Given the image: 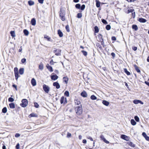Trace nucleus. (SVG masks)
<instances>
[{"mask_svg": "<svg viewBox=\"0 0 149 149\" xmlns=\"http://www.w3.org/2000/svg\"><path fill=\"white\" fill-rule=\"evenodd\" d=\"M75 111L76 113L78 115H80L82 112V109L81 105L78 106H77L75 109Z\"/></svg>", "mask_w": 149, "mask_h": 149, "instance_id": "1", "label": "nucleus"}, {"mask_svg": "<svg viewBox=\"0 0 149 149\" xmlns=\"http://www.w3.org/2000/svg\"><path fill=\"white\" fill-rule=\"evenodd\" d=\"M59 15L61 19L63 21H65V11L62 10L61 8L60 9V10Z\"/></svg>", "mask_w": 149, "mask_h": 149, "instance_id": "2", "label": "nucleus"}, {"mask_svg": "<svg viewBox=\"0 0 149 149\" xmlns=\"http://www.w3.org/2000/svg\"><path fill=\"white\" fill-rule=\"evenodd\" d=\"M28 101L26 99H23L22 101V103L20 104V105L22 107H26L28 104Z\"/></svg>", "mask_w": 149, "mask_h": 149, "instance_id": "3", "label": "nucleus"}, {"mask_svg": "<svg viewBox=\"0 0 149 149\" xmlns=\"http://www.w3.org/2000/svg\"><path fill=\"white\" fill-rule=\"evenodd\" d=\"M43 89L47 93H48L49 91V87L47 86L44 84L43 85Z\"/></svg>", "mask_w": 149, "mask_h": 149, "instance_id": "4", "label": "nucleus"}, {"mask_svg": "<svg viewBox=\"0 0 149 149\" xmlns=\"http://www.w3.org/2000/svg\"><path fill=\"white\" fill-rule=\"evenodd\" d=\"M60 102L61 104L64 103V104H65L67 102V100L66 98H65L64 96H62L61 97V100H60Z\"/></svg>", "mask_w": 149, "mask_h": 149, "instance_id": "5", "label": "nucleus"}, {"mask_svg": "<svg viewBox=\"0 0 149 149\" xmlns=\"http://www.w3.org/2000/svg\"><path fill=\"white\" fill-rule=\"evenodd\" d=\"M101 140H103L105 143L107 144H108L109 143V142L106 140V139L104 138V136L102 134H101L100 137Z\"/></svg>", "mask_w": 149, "mask_h": 149, "instance_id": "6", "label": "nucleus"}, {"mask_svg": "<svg viewBox=\"0 0 149 149\" xmlns=\"http://www.w3.org/2000/svg\"><path fill=\"white\" fill-rule=\"evenodd\" d=\"M54 52L56 55L58 56L61 55V50L60 49H56L54 50Z\"/></svg>", "mask_w": 149, "mask_h": 149, "instance_id": "7", "label": "nucleus"}, {"mask_svg": "<svg viewBox=\"0 0 149 149\" xmlns=\"http://www.w3.org/2000/svg\"><path fill=\"white\" fill-rule=\"evenodd\" d=\"M133 102L135 104H137L138 103H140L141 104H143V102L139 100H134L133 101Z\"/></svg>", "mask_w": 149, "mask_h": 149, "instance_id": "8", "label": "nucleus"}, {"mask_svg": "<svg viewBox=\"0 0 149 149\" xmlns=\"http://www.w3.org/2000/svg\"><path fill=\"white\" fill-rule=\"evenodd\" d=\"M120 137L126 141H128L129 140V137L125 135H122Z\"/></svg>", "mask_w": 149, "mask_h": 149, "instance_id": "9", "label": "nucleus"}, {"mask_svg": "<svg viewBox=\"0 0 149 149\" xmlns=\"http://www.w3.org/2000/svg\"><path fill=\"white\" fill-rule=\"evenodd\" d=\"M53 85L55 86L57 89H59L60 88V85L57 82H55L53 83Z\"/></svg>", "mask_w": 149, "mask_h": 149, "instance_id": "10", "label": "nucleus"}, {"mask_svg": "<svg viewBox=\"0 0 149 149\" xmlns=\"http://www.w3.org/2000/svg\"><path fill=\"white\" fill-rule=\"evenodd\" d=\"M138 21L141 23H145L147 21V20L146 19L142 18H139Z\"/></svg>", "mask_w": 149, "mask_h": 149, "instance_id": "11", "label": "nucleus"}, {"mask_svg": "<svg viewBox=\"0 0 149 149\" xmlns=\"http://www.w3.org/2000/svg\"><path fill=\"white\" fill-rule=\"evenodd\" d=\"M46 67L47 69L51 72H52L53 71V70L52 69V68L51 66L47 64L46 66Z\"/></svg>", "mask_w": 149, "mask_h": 149, "instance_id": "12", "label": "nucleus"}, {"mask_svg": "<svg viewBox=\"0 0 149 149\" xmlns=\"http://www.w3.org/2000/svg\"><path fill=\"white\" fill-rule=\"evenodd\" d=\"M58 77L56 75H52L51 76V79L52 80H55L58 79Z\"/></svg>", "mask_w": 149, "mask_h": 149, "instance_id": "13", "label": "nucleus"}, {"mask_svg": "<svg viewBox=\"0 0 149 149\" xmlns=\"http://www.w3.org/2000/svg\"><path fill=\"white\" fill-rule=\"evenodd\" d=\"M81 96L84 97H86L87 95V94L86 92L84 91L81 93Z\"/></svg>", "mask_w": 149, "mask_h": 149, "instance_id": "14", "label": "nucleus"}, {"mask_svg": "<svg viewBox=\"0 0 149 149\" xmlns=\"http://www.w3.org/2000/svg\"><path fill=\"white\" fill-rule=\"evenodd\" d=\"M31 83L33 86H34L36 85V81L34 78L32 79L31 80Z\"/></svg>", "mask_w": 149, "mask_h": 149, "instance_id": "15", "label": "nucleus"}, {"mask_svg": "<svg viewBox=\"0 0 149 149\" xmlns=\"http://www.w3.org/2000/svg\"><path fill=\"white\" fill-rule=\"evenodd\" d=\"M57 33L60 37H62L63 36V34L60 30L59 29L58 30Z\"/></svg>", "mask_w": 149, "mask_h": 149, "instance_id": "16", "label": "nucleus"}, {"mask_svg": "<svg viewBox=\"0 0 149 149\" xmlns=\"http://www.w3.org/2000/svg\"><path fill=\"white\" fill-rule=\"evenodd\" d=\"M31 23L32 25L35 26L36 24V20L35 18L32 19L31 21Z\"/></svg>", "mask_w": 149, "mask_h": 149, "instance_id": "17", "label": "nucleus"}, {"mask_svg": "<svg viewBox=\"0 0 149 149\" xmlns=\"http://www.w3.org/2000/svg\"><path fill=\"white\" fill-rule=\"evenodd\" d=\"M102 103L106 106H108L109 104V102L107 101L104 100L102 101Z\"/></svg>", "mask_w": 149, "mask_h": 149, "instance_id": "18", "label": "nucleus"}, {"mask_svg": "<svg viewBox=\"0 0 149 149\" xmlns=\"http://www.w3.org/2000/svg\"><path fill=\"white\" fill-rule=\"evenodd\" d=\"M63 81L65 82V84H67L68 83V78L67 77H64L63 78Z\"/></svg>", "mask_w": 149, "mask_h": 149, "instance_id": "19", "label": "nucleus"}, {"mask_svg": "<svg viewBox=\"0 0 149 149\" xmlns=\"http://www.w3.org/2000/svg\"><path fill=\"white\" fill-rule=\"evenodd\" d=\"M28 3L29 6H31L34 4V2L31 0H29L28 1Z\"/></svg>", "mask_w": 149, "mask_h": 149, "instance_id": "20", "label": "nucleus"}, {"mask_svg": "<svg viewBox=\"0 0 149 149\" xmlns=\"http://www.w3.org/2000/svg\"><path fill=\"white\" fill-rule=\"evenodd\" d=\"M127 144H128L129 146L133 148H134L135 146V145L132 142H128Z\"/></svg>", "mask_w": 149, "mask_h": 149, "instance_id": "21", "label": "nucleus"}, {"mask_svg": "<svg viewBox=\"0 0 149 149\" xmlns=\"http://www.w3.org/2000/svg\"><path fill=\"white\" fill-rule=\"evenodd\" d=\"M10 108L11 109H14L15 108V104L14 103H11L9 104Z\"/></svg>", "mask_w": 149, "mask_h": 149, "instance_id": "22", "label": "nucleus"}, {"mask_svg": "<svg viewBox=\"0 0 149 149\" xmlns=\"http://www.w3.org/2000/svg\"><path fill=\"white\" fill-rule=\"evenodd\" d=\"M19 72L20 74H23L24 73V69L21 68L19 69Z\"/></svg>", "mask_w": 149, "mask_h": 149, "instance_id": "23", "label": "nucleus"}, {"mask_svg": "<svg viewBox=\"0 0 149 149\" xmlns=\"http://www.w3.org/2000/svg\"><path fill=\"white\" fill-rule=\"evenodd\" d=\"M74 102L75 104L77 105H79L81 104L80 101L78 100H75Z\"/></svg>", "mask_w": 149, "mask_h": 149, "instance_id": "24", "label": "nucleus"}, {"mask_svg": "<svg viewBox=\"0 0 149 149\" xmlns=\"http://www.w3.org/2000/svg\"><path fill=\"white\" fill-rule=\"evenodd\" d=\"M124 71L125 73L126 74L128 75H130V73L128 71L126 68H124Z\"/></svg>", "mask_w": 149, "mask_h": 149, "instance_id": "25", "label": "nucleus"}, {"mask_svg": "<svg viewBox=\"0 0 149 149\" xmlns=\"http://www.w3.org/2000/svg\"><path fill=\"white\" fill-rule=\"evenodd\" d=\"M24 33V34L26 36H28L29 34V31L26 29H24L23 31Z\"/></svg>", "mask_w": 149, "mask_h": 149, "instance_id": "26", "label": "nucleus"}, {"mask_svg": "<svg viewBox=\"0 0 149 149\" xmlns=\"http://www.w3.org/2000/svg\"><path fill=\"white\" fill-rule=\"evenodd\" d=\"M39 68L41 70H42L43 69V64L42 63H40L39 66Z\"/></svg>", "mask_w": 149, "mask_h": 149, "instance_id": "27", "label": "nucleus"}, {"mask_svg": "<svg viewBox=\"0 0 149 149\" xmlns=\"http://www.w3.org/2000/svg\"><path fill=\"white\" fill-rule=\"evenodd\" d=\"M132 28L134 29L135 31L137 30L138 29V27L136 25H133L132 26Z\"/></svg>", "mask_w": 149, "mask_h": 149, "instance_id": "28", "label": "nucleus"}, {"mask_svg": "<svg viewBox=\"0 0 149 149\" xmlns=\"http://www.w3.org/2000/svg\"><path fill=\"white\" fill-rule=\"evenodd\" d=\"M10 33L13 37H14L15 36V33L14 31H11Z\"/></svg>", "mask_w": 149, "mask_h": 149, "instance_id": "29", "label": "nucleus"}, {"mask_svg": "<svg viewBox=\"0 0 149 149\" xmlns=\"http://www.w3.org/2000/svg\"><path fill=\"white\" fill-rule=\"evenodd\" d=\"M30 117H37L38 115L35 113H32L29 115Z\"/></svg>", "mask_w": 149, "mask_h": 149, "instance_id": "30", "label": "nucleus"}, {"mask_svg": "<svg viewBox=\"0 0 149 149\" xmlns=\"http://www.w3.org/2000/svg\"><path fill=\"white\" fill-rule=\"evenodd\" d=\"M134 67H135V70L138 73L140 72V70L137 66L136 65H135Z\"/></svg>", "mask_w": 149, "mask_h": 149, "instance_id": "31", "label": "nucleus"}, {"mask_svg": "<svg viewBox=\"0 0 149 149\" xmlns=\"http://www.w3.org/2000/svg\"><path fill=\"white\" fill-rule=\"evenodd\" d=\"M96 6L97 7L99 8L100 7V2L97 0L96 1Z\"/></svg>", "mask_w": 149, "mask_h": 149, "instance_id": "32", "label": "nucleus"}, {"mask_svg": "<svg viewBox=\"0 0 149 149\" xmlns=\"http://www.w3.org/2000/svg\"><path fill=\"white\" fill-rule=\"evenodd\" d=\"M16 79L17 80L19 77L18 72L14 73Z\"/></svg>", "mask_w": 149, "mask_h": 149, "instance_id": "33", "label": "nucleus"}, {"mask_svg": "<svg viewBox=\"0 0 149 149\" xmlns=\"http://www.w3.org/2000/svg\"><path fill=\"white\" fill-rule=\"evenodd\" d=\"M97 98V97L94 95H92L91 97V99L93 100H95Z\"/></svg>", "mask_w": 149, "mask_h": 149, "instance_id": "34", "label": "nucleus"}, {"mask_svg": "<svg viewBox=\"0 0 149 149\" xmlns=\"http://www.w3.org/2000/svg\"><path fill=\"white\" fill-rule=\"evenodd\" d=\"M131 124L133 125H135L136 124V122L133 119H132L131 120Z\"/></svg>", "mask_w": 149, "mask_h": 149, "instance_id": "35", "label": "nucleus"}, {"mask_svg": "<svg viewBox=\"0 0 149 149\" xmlns=\"http://www.w3.org/2000/svg\"><path fill=\"white\" fill-rule=\"evenodd\" d=\"M44 38L47 39L48 41H51V38L46 35H45Z\"/></svg>", "mask_w": 149, "mask_h": 149, "instance_id": "36", "label": "nucleus"}, {"mask_svg": "<svg viewBox=\"0 0 149 149\" xmlns=\"http://www.w3.org/2000/svg\"><path fill=\"white\" fill-rule=\"evenodd\" d=\"M95 32L96 33H98L99 32V29L97 26H95L94 27Z\"/></svg>", "mask_w": 149, "mask_h": 149, "instance_id": "37", "label": "nucleus"}, {"mask_svg": "<svg viewBox=\"0 0 149 149\" xmlns=\"http://www.w3.org/2000/svg\"><path fill=\"white\" fill-rule=\"evenodd\" d=\"M7 109L6 107H4L2 109V112L3 113H5L7 112Z\"/></svg>", "mask_w": 149, "mask_h": 149, "instance_id": "38", "label": "nucleus"}, {"mask_svg": "<svg viewBox=\"0 0 149 149\" xmlns=\"http://www.w3.org/2000/svg\"><path fill=\"white\" fill-rule=\"evenodd\" d=\"M99 38H100V41L102 42L104 41L103 39L102 38V35L100 34L99 36Z\"/></svg>", "mask_w": 149, "mask_h": 149, "instance_id": "39", "label": "nucleus"}, {"mask_svg": "<svg viewBox=\"0 0 149 149\" xmlns=\"http://www.w3.org/2000/svg\"><path fill=\"white\" fill-rule=\"evenodd\" d=\"M82 17V15L81 13H79L77 14V17L79 18H81Z\"/></svg>", "mask_w": 149, "mask_h": 149, "instance_id": "40", "label": "nucleus"}, {"mask_svg": "<svg viewBox=\"0 0 149 149\" xmlns=\"http://www.w3.org/2000/svg\"><path fill=\"white\" fill-rule=\"evenodd\" d=\"M81 7V5L80 4H77L75 5V7L77 9H80Z\"/></svg>", "mask_w": 149, "mask_h": 149, "instance_id": "41", "label": "nucleus"}, {"mask_svg": "<svg viewBox=\"0 0 149 149\" xmlns=\"http://www.w3.org/2000/svg\"><path fill=\"white\" fill-rule=\"evenodd\" d=\"M81 52L85 56H86L87 54V53L86 52L84 51V50H82L81 51Z\"/></svg>", "mask_w": 149, "mask_h": 149, "instance_id": "42", "label": "nucleus"}, {"mask_svg": "<svg viewBox=\"0 0 149 149\" xmlns=\"http://www.w3.org/2000/svg\"><path fill=\"white\" fill-rule=\"evenodd\" d=\"M64 95L68 97L69 95V92L67 91H66L64 93Z\"/></svg>", "mask_w": 149, "mask_h": 149, "instance_id": "43", "label": "nucleus"}, {"mask_svg": "<svg viewBox=\"0 0 149 149\" xmlns=\"http://www.w3.org/2000/svg\"><path fill=\"white\" fill-rule=\"evenodd\" d=\"M106 29L108 30H109L111 29V26L109 25H107L106 27Z\"/></svg>", "mask_w": 149, "mask_h": 149, "instance_id": "44", "label": "nucleus"}, {"mask_svg": "<svg viewBox=\"0 0 149 149\" xmlns=\"http://www.w3.org/2000/svg\"><path fill=\"white\" fill-rule=\"evenodd\" d=\"M85 5L84 4H83L81 6V7H80V8L81 9V10H84V9L85 8Z\"/></svg>", "mask_w": 149, "mask_h": 149, "instance_id": "45", "label": "nucleus"}, {"mask_svg": "<svg viewBox=\"0 0 149 149\" xmlns=\"http://www.w3.org/2000/svg\"><path fill=\"white\" fill-rule=\"evenodd\" d=\"M8 101L10 102H13L14 101V99L12 97H10L8 98Z\"/></svg>", "mask_w": 149, "mask_h": 149, "instance_id": "46", "label": "nucleus"}, {"mask_svg": "<svg viewBox=\"0 0 149 149\" xmlns=\"http://www.w3.org/2000/svg\"><path fill=\"white\" fill-rule=\"evenodd\" d=\"M134 119L136 122H139V118L137 116H136L134 117Z\"/></svg>", "mask_w": 149, "mask_h": 149, "instance_id": "47", "label": "nucleus"}, {"mask_svg": "<svg viewBox=\"0 0 149 149\" xmlns=\"http://www.w3.org/2000/svg\"><path fill=\"white\" fill-rule=\"evenodd\" d=\"M34 107L36 108H38L39 107V105L37 102H35L34 103Z\"/></svg>", "mask_w": 149, "mask_h": 149, "instance_id": "48", "label": "nucleus"}, {"mask_svg": "<svg viewBox=\"0 0 149 149\" xmlns=\"http://www.w3.org/2000/svg\"><path fill=\"white\" fill-rule=\"evenodd\" d=\"M102 22L104 24H108V23L107 22V21L105 20L104 19H102Z\"/></svg>", "mask_w": 149, "mask_h": 149, "instance_id": "49", "label": "nucleus"}, {"mask_svg": "<svg viewBox=\"0 0 149 149\" xmlns=\"http://www.w3.org/2000/svg\"><path fill=\"white\" fill-rule=\"evenodd\" d=\"M134 11L133 9H130L128 10L127 13H132Z\"/></svg>", "mask_w": 149, "mask_h": 149, "instance_id": "50", "label": "nucleus"}, {"mask_svg": "<svg viewBox=\"0 0 149 149\" xmlns=\"http://www.w3.org/2000/svg\"><path fill=\"white\" fill-rule=\"evenodd\" d=\"M65 29L67 32H69L70 31L69 27L68 25H67L65 26Z\"/></svg>", "mask_w": 149, "mask_h": 149, "instance_id": "51", "label": "nucleus"}, {"mask_svg": "<svg viewBox=\"0 0 149 149\" xmlns=\"http://www.w3.org/2000/svg\"><path fill=\"white\" fill-rule=\"evenodd\" d=\"M14 73L18 72V68L17 67H15L14 68Z\"/></svg>", "mask_w": 149, "mask_h": 149, "instance_id": "52", "label": "nucleus"}, {"mask_svg": "<svg viewBox=\"0 0 149 149\" xmlns=\"http://www.w3.org/2000/svg\"><path fill=\"white\" fill-rule=\"evenodd\" d=\"M26 59L25 58H23L21 60V61L22 63H24L26 62Z\"/></svg>", "mask_w": 149, "mask_h": 149, "instance_id": "53", "label": "nucleus"}, {"mask_svg": "<svg viewBox=\"0 0 149 149\" xmlns=\"http://www.w3.org/2000/svg\"><path fill=\"white\" fill-rule=\"evenodd\" d=\"M71 134L69 132H68L67 137L68 138H69L71 137Z\"/></svg>", "mask_w": 149, "mask_h": 149, "instance_id": "54", "label": "nucleus"}, {"mask_svg": "<svg viewBox=\"0 0 149 149\" xmlns=\"http://www.w3.org/2000/svg\"><path fill=\"white\" fill-rule=\"evenodd\" d=\"M16 148L17 149H19V143H18L16 146Z\"/></svg>", "mask_w": 149, "mask_h": 149, "instance_id": "55", "label": "nucleus"}, {"mask_svg": "<svg viewBox=\"0 0 149 149\" xmlns=\"http://www.w3.org/2000/svg\"><path fill=\"white\" fill-rule=\"evenodd\" d=\"M20 136V134L19 133H16L15 135V136L16 137H18Z\"/></svg>", "mask_w": 149, "mask_h": 149, "instance_id": "56", "label": "nucleus"}, {"mask_svg": "<svg viewBox=\"0 0 149 149\" xmlns=\"http://www.w3.org/2000/svg\"><path fill=\"white\" fill-rule=\"evenodd\" d=\"M101 43L103 47H104L105 46V45L104 44V41L101 42Z\"/></svg>", "mask_w": 149, "mask_h": 149, "instance_id": "57", "label": "nucleus"}, {"mask_svg": "<svg viewBox=\"0 0 149 149\" xmlns=\"http://www.w3.org/2000/svg\"><path fill=\"white\" fill-rule=\"evenodd\" d=\"M132 49L134 51H135L137 49V47H132Z\"/></svg>", "mask_w": 149, "mask_h": 149, "instance_id": "58", "label": "nucleus"}, {"mask_svg": "<svg viewBox=\"0 0 149 149\" xmlns=\"http://www.w3.org/2000/svg\"><path fill=\"white\" fill-rule=\"evenodd\" d=\"M54 62L53 61V60L52 59L50 62V64L51 65H53L54 64Z\"/></svg>", "mask_w": 149, "mask_h": 149, "instance_id": "59", "label": "nucleus"}, {"mask_svg": "<svg viewBox=\"0 0 149 149\" xmlns=\"http://www.w3.org/2000/svg\"><path fill=\"white\" fill-rule=\"evenodd\" d=\"M111 39L112 40H116V38L115 36H113L111 38Z\"/></svg>", "mask_w": 149, "mask_h": 149, "instance_id": "60", "label": "nucleus"}, {"mask_svg": "<svg viewBox=\"0 0 149 149\" xmlns=\"http://www.w3.org/2000/svg\"><path fill=\"white\" fill-rule=\"evenodd\" d=\"M44 0H38L39 2L41 4H42L43 3Z\"/></svg>", "mask_w": 149, "mask_h": 149, "instance_id": "61", "label": "nucleus"}, {"mask_svg": "<svg viewBox=\"0 0 149 149\" xmlns=\"http://www.w3.org/2000/svg\"><path fill=\"white\" fill-rule=\"evenodd\" d=\"M111 56H112L113 58H114L115 56V54L113 52H112L111 54Z\"/></svg>", "mask_w": 149, "mask_h": 149, "instance_id": "62", "label": "nucleus"}, {"mask_svg": "<svg viewBox=\"0 0 149 149\" xmlns=\"http://www.w3.org/2000/svg\"><path fill=\"white\" fill-rule=\"evenodd\" d=\"M142 135L144 137L147 136L145 132H143L142 134Z\"/></svg>", "mask_w": 149, "mask_h": 149, "instance_id": "63", "label": "nucleus"}, {"mask_svg": "<svg viewBox=\"0 0 149 149\" xmlns=\"http://www.w3.org/2000/svg\"><path fill=\"white\" fill-rule=\"evenodd\" d=\"M145 139L147 141H149V137L148 136H146L145 137Z\"/></svg>", "mask_w": 149, "mask_h": 149, "instance_id": "64", "label": "nucleus"}]
</instances>
